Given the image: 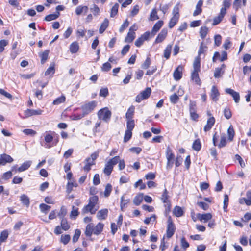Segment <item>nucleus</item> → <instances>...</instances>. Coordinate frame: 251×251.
<instances>
[{
  "label": "nucleus",
  "mask_w": 251,
  "mask_h": 251,
  "mask_svg": "<svg viewBox=\"0 0 251 251\" xmlns=\"http://www.w3.org/2000/svg\"><path fill=\"white\" fill-rule=\"evenodd\" d=\"M98 201L99 197L97 196L90 197L88 204L82 209V214H85L90 212L91 214H95L99 208Z\"/></svg>",
  "instance_id": "obj_1"
},
{
  "label": "nucleus",
  "mask_w": 251,
  "mask_h": 251,
  "mask_svg": "<svg viewBox=\"0 0 251 251\" xmlns=\"http://www.w3.org/2000/svg\"><path fill=\"white\" fill-rule=\"evenodd\" d=\"M104 224L100 222L95 226L93 223H89L86 226L85 234L87 237H91L93 234L98 235L101 233Z\"/></svg>",
  "instance_id": "obj_2"
},
{
  "label": "nucleus",
  "mask_w": 251,
  "mask_h": 251,
  "mask_svg": "<svg viewBox=\"0 0 251 251\" xmlns=\"http://www.w3.org/2000/svg\"><path fill=\"white\" fill-rule=\"evenodd\" d=\"M98 116L100 120L108 122L111 118V112L108 108L106 107L98 111Z\"/></svg>",
  "instance_id": "obj_3"
},
{
  "label": "nucleus",
  "mask_w": 251,
  "mask_h": 251,
  "mask_svg": "<svg viewBox=\"0 0 251 251\" xmlns=\"http://www.w3.org/2000/svg\"><path fill=\"white\" fill-rule=\"evenodd\" d=\"M97 102L93 100L83 104L81 106L82 113L85 116L88 115L95 109L97 106Z\"/></svg>",
  "instance_id": "obj_4"
},
{
  "label": "nucleus",
  "mask_w": 251,
  "mask_h": 251,
  "mask_svg": "<svg viewBox=\"0 0 251 251\" xmlns=\"http://www.w3.org/2000/svg\"><path fill=\"white\" fill-rule=\"evenodd\" d=\"M151 88L147 87L145 90L141 92L140 94L136 96L135 99L136 101L139 103L143 100L148 99L151 95Z\"/></svg>",
  "instance_id": "obj_5"
},
{
  "label": "nucleus",
  "mask_w": 251,
  "mask_h": 251,
  "mask_svg": "<svg viewBox=\"0 0 251 251\" xmlns=\"http://www.w3.org/2000/svg\"><path fill=\"white\" fill-rule=\"evenodd\" d=\"M167 222L168 225L166 231L167 237L168 238H170L174 235L176 228L170 216L169 217Z\"/></svg>",
  "instance_id": "obj_6"
},
{
  "label": "nucleus",
  "mask_w": 251,
  "mask_h": 251,
  "mask_svg": "<svg viewBox=\"0 0 251 251\" xmlns=\"http://www.w3.org/2000/svg\"><path fill=\"white\" fill-rule=\"evenodd\" d=\"M150 32L147 31L141 35V37L138 38L135 42V45L137 47H140L142 45L145 41L148 40L149 39Z\"/></svg>",
  "instance_id": "obj_7"
},
{
  "label": "nucleus",
  "mask_w": 251,
  "mask_h": 251,
  "mask_svg": "<svg viewBox=\"0 0 251 251\" xmlns=\"http://www.w3.org/2000/svg\"><path fill=\"white\" fill-rule=\"evenodd\" d=\"M225 91L227 94L230 95L233 97L236 103H238L239 102L240 95L239 93L230 88L226 89Z\"/></svg>",
  "instance_id": "obj_8"
},
{
  "label": "nucleus",
  "mask_w": 251,
  "mask_h": 251,
  "mask_svg": "<svg viewBox=\"0 0 251 251\" xmlns=\"http://www.w3.org/2000/svg\"><path fill=\"white\" fill-rule=\"evenodd\" d=\"M43 110L38 109L37 110L28 109L24 112V115L25 117H29L33 115H41Z\"/></svg>",
  "instance_id": "obj_9"
},
{
  "label": "nucleus",
  "mask_w": 251,
  "mask_h": 251,
  "mask_svg": "<svg viewBox=\"0 0 251 251\" xmlns=\"http://www.w3.org/2000/svg\"><path fill=\"white\" fill-rule=\"evenodd\" d=\"M13 161V158L5 153L0 155V165H5L7 163H11Z\"/></svg>",
  "instance_id": "obj_10"
},
{
  "label": "nucleus",
  "mask_w": 251,
  "mask_h": 251,
  "mask_svg": "<svg viewBox=\"0 0 251 251\" xmlns=\"http://www.w3.org/2000/svg\"><path fill=\"white\" fill-rule=\"evenodd\" d=\"M226 14V10L225 8H221L220 10V13L219 14V15L217 17H215L213 19V22L212 23V25H216L219 24L221 21L222 20L223 18H224V16Z\"/></svg>",
  "instance_id": "obj_11"
},
{
  "label": "nucleus",
  "mask_w": 251,
  "mask_h": 251,
  "mask_svg": "<svg viewBox=\"0 0 251 251\" xmlns=\"http://www.w3.org/2000/svg\"><path fill=\"white\" fill-rule=\"evenodd\" d=\"M182 70L183 67L179 65L174 71L173 76L176 80L178 81L181 78L182 76Z\"/></svg>",
  "instance_id": "obj_12"
},
{
  "label": "nucleus",
  "mask_w": 251,
  "mask_h": 251,
  "mask_svg": "<svg viewBox=\"0 0 251 251\" xmlns=\"http://www.w3.org/2000/svg\"><path fill=\"white\" fill-rule=\"evenodd\" d=\"M220 93L218 89L215 86H213L211 90L210 97L215 102H217L219 100Z\"/></svg>",
  "instance_id": "obj_13"
},
{
  "label": "nucleus",
  "mask_w": 251,
  "mask_h": 251,
  "mask_svg": "<svg viewBox=\"0 0 251 251\" xmlns=\"http://www.w3.org/2000/svg\"><path fill=\"white\" fill-rule=\"evenodd\" d=\"M169 198V196L168 195V192L166 189H165L161 196V199L163 203H166L165 206H167L169 208H170L171 204L170 201L168 200Z\"/></svg>",
  "instance_id": "obj_14"
},
{
  "label": "nucleus",
  "mask_w": 251,
  "mask_h": 251,
  "mask_svg": "<svg viewBox=\"0 0 251 251\" xmlns=\"http://www.w3.org/2000/svg\"><path fill=\"white\" fill-rule=\"evenodd\" d=\"M198 219L201 222H203L204 223L207 222L208 220H210L212 218V215L208 213L205 214H200L198 213L197 215Z\"/></svg>",
  "instance_id": "obj_15"
},
{
  "label": "nucleus",
  "mask_w": 251,
  "mask_h": 251,
  "mask_svg": "<svg viewBox=\"0 0 251 251\" xmlns=\"http://www.w3.org/2000/svg\"><path fill=\"white\" fill-rule=\"evenodd\" d=\"M167 32L166 29H163L157 36L155 41V43L162 42L166 38Z\"/></svg>",
  "instance_id": "obj_16"
},
{
  "label": "nucleus",
  "mask_w": 251,
  "mask_h": 251,
  "mask_svg": "<svg viewBox=\"0 0 251 251\" xmlns=\"http://www.w3.org/2000/svg\"><path fill=\"white\" fill-rule=\"evenodd\" d=\"M215 120L214 117H210L207 120L206 125L204 127V130L205 132L209 131L214 124H215Z\"/></svg>",
  "instance_id": "obj_17"
},
{
  "label": "nucleus",
  "mask_w": 251,
  "mask_h": 251,
  "mask_svg": "<svg viewBox=\"0 0 251 251\" xmlns=\"http://www.w3.org/2000/svg\"><path fill=\"white\" fill-rule=\"evenodd\" d=\"M107 209H103L99 211L97 214V218L99 220H105L108 216Z\"/></svg>",
  "instance_id": "obj_18"
},
{
  "label": "nucleus",
  "mask_w": 251,
  "mask_h": 251,
  "mask_svg": "<svg viewBox=\"0 0 251 251\" xmlns=\"http://www.w3.org/2000/svg\"><path fill=\"white\" fill-rule=\"evenodd\" d=\"M193 71L200 72L201 70V58L198 56L193 62Z\"/></svg>",
  "instance_id": "obj_19"
},
{
  "label": "nucleus",
  "mask_w": 251,
  "mask_h": 251,
  "mask_svg": "<svg viewBox=\"0 0 251 251\" xmlns=\"http://www.w3.org/2000/svg\"><path fill=\"white\" fill-rule=\"evenodd\" d=\"M32 164L31 161H26L24 162L20 167H19L17 171L19 172H22L27 170Z\"/></svg>",
  "instance_id": "obj_20"
},
{
  "label": "nucleus",
  "mask_w": 251,
  "mask_h": 251,
  "mask_svg": "<svg viewBox=\"0 0 251 251\" xmlns=\"http://www.w3.org/2000/svg\"><path fill=\"white\" fill-rule=\"evenodd\" d=\"M199 72L193 71L191 73V78L192 80H193L195 82L196 84H197L198 85H201V82L199 78L198 74Z\"/></svg>",
  "instance_id": "obj_21"
},
{
  "label": "nucleus",
  "mask_w": 251,
  "mask_h": 251,
  "mask_svg": "<svg viewBox=\"0 0 251 251\" xmlns=\"http://www.w3.org/2000/svg\"><path fill=\"white\" fill-rule=\"evenodd\" d=\"M203 4V1L202 0H199L196 5V10L194 11L193 15L194 16H197L200 14L202 12L201 6Z\"/></svg>",
  "instance_id": "obj_22"
},
{
  "label": "nucleus",
  "mask_w": 251,
  "mask_h": 251,
  "mask_svg": "<svg viewBox=\"0 0 251 251\" xmlns=\"http://www.w3.org/2000/svg\"><path fill=\"white\" fill-rule=\"evenodd\" d=\"M163 25V22L162 21H159L156 23H155L151 31V33L153 36H154L156 33L159 30V29Z\"/></svg>",
  "instance_id": "obj_23"
},
{
  "label": "nucleus",
  "mask_w": 251,
  "mask_h": 251,
  "mask_svg": "<svg viewBox=\"0 0 251 251\" xmlns=\"http://www.w3.org/2000/svg\"><path fill=\"white\" fill-rule=\"evenodd\" d=\"M135 107L133 105H131L127 110V112L126 114V119H133V116L134 114Z\"/></svg>",
  "instance_id": "obj_24"
},
{
  "label": "nucleus",
  "mask_w": 251,
  "mask_h": 251,
  "mask_svg": "<svg viewBox=\"0 0 251 251\" xmlns=\"http://www.w3.org/2000/svg\"><path fill=\"white\" fill-rule=\"evenodd\" d=\"M79 48V46L78 43L77 42L75 41L70 45L69 49L71 53L73 54L76 53L78 51Z\"/></svg>",
  "instance_id": "obj_25"
},
{
  "label": "nucleus",
  "mask_w": 251,
  "mask_h": 251,
  "mask_svg": "<svg viewBox=\"0 0 251 251\" xmlns=\"http://www.w3.org/2000/svg\"><path fill=\"white\" fill-rule=\"evenodd\" d=\"M20 201H21L22 203L25 205L26 207H28L30 204V200L28 197L25 195V194H22L20 197Z\"/></svg>",
  "instance_id": "obj_26"
},
{
  "label": "nucleus",
  "mask_w": 251,
  "mask_h": 251,
  "mask_svg": "<svg viewBox=\"0 0 251 251\" xmlns=\"http://www.w3.org/2000/svg\"><path fill=\"white\" fill-rule=\"evenodd\" d=\"M109 25V21L107 19L105 18L104 21L101 23L99 29V32L102 34L104 32L105 29L107 28Z\"/></svg>",
  "instance_id": "obj_27"
},
{
  "label": "nucleus",
  "mask_w": 251,
  "mask_h": 251,
  "mask_svg": "<svg viewBox=\"0 0 251 251\" xmlns=\"http://www.w3.org/2000/svg\"><path fill=\"white\" fill-rule=\"evenodd\" d=\"M227 144L226 138L225 134H223L221 136L220 142L219 144L217 145L219 148L221 149L223 147H225Z\"/></svg>",
  "instance_id": "obj_28"
},
{
  "label": "nucleus",
  "mask_w": 251,
  "mask_h": 251,
  "mask_svg": "<svg viewBox=\"0 0 251 251\" xmlns=\"http://www.w3.org/2000/svg\"><path fill=\"white\" fill-rule=\"evenodd\" d=\"M143 200V194L140 193L135 197L133 199V203L135 205H139L141 204Z\"/></svg>",
  "instance_id": "obj_29"
},
{
  "label": "nucleus",
  "mask_w": 251,
  "mask_h": 251,
  "mask_svg": "<svg viewBox=\"0 0 251 251\" xmlns=\"http://www.w3.org/2000/svg\"><path fill=\"white\" fill-rule=\"evenodd\" d=\"M228 140L232 141L235 135V131L232 126H230L227 129Z\"/></svg>",
  "instance_id": "obj_30"
},
{
  "label": "nucleus",
  "mask_w": 251,
  "mask_h": 251,
  "mask_svg": "<svg viewBox=\"0 0 251 251\" xmlns=\"http://www.w3.org/2000/svg\"><path fill=\"white\" fill-rule=\"evenodd\" d=\"M173 213L176 216L179 217L183 215L184 212L180 207L176 206L173 210Z\"/></svg>",
  "instance_id": "obj_31"
},
{
  "label": "nucleus",
  "mask_w": 251,
  "mask_h": 251,
  "mask_svg": "<svg viewBox=\"0 0 251 251\" xmlns=\"http://www.w3.org/2000/svg\"><path fill=\"white\" fill-rule=\"evenodd\" d=\"M60 15L59 12H56L55 14H49L46 16L44 20L46 21H51L58 18Z\"/></svg>",
  "instance_id": "obj_32"
},
{
  "label": "nucleus",
  "mask_w": 251,
  "mask_h": 251,
  "mask_svg": "<svg viewBox=\"0 0 251 251\" xmlns=\"http://www.w3.org/2000/svg\"><path fill=\"white\" fill-rule=\"evenodd\" d=\"M49 53V50H45L43 53L40 54V56L41 57V63L43 64L45 63V62L47 60L48 58V55Z\"/></svg>",
  "instance_id": "obj_33"
},
{
  "label": "nucleus",
  "mask_w": 251,
  "mask_h": 251,
  "mask_svg": "<svg viewBox=\"0 0 251 251\" xmlns=\"http://www.w3.org/2000/svg\"><path fill=\"white\" fill-rule=\"evenodd\" d=\"M179 18V17H176V16H173V17L171 18V19H170V20L169 21V25H168L169 27L170 28H172L176 25V24L177 23Z\"/></svg>",
  "instance_id": "obj_34"
},
{
  "label": "nucleus",
  "mask_w": 251,
  "mask_h": 251,
  "mask_svg": "<svg viewBox=\"0 0 251 251\" xmlns=\"http://www.w3.org/2000/svg\"><path fill=\"white\" fill-rule=\"evenodd\" d=\"M85 163V166L83 167V169L85 171L89 172L91 170V167L95 165V163L91 162V161L88 160V159H86L84 161Z\"/></svg>",
  "instance_id": "obj_35"
},
{
  "label": "nucleus",
  "mask_w": 251,
  "mask_h": 251,
  "mask_svg": "<svg viewBox=\"0 0 251 251\" xmlns=\"http://www.w3.org/2000/svg\"><path fill=\"white\" fill-rule=\"evenodd\" d=\"M135 37V32L132 31H129V32L127 33V35L125 39V42H128L130 43L133 41Z\"/></svg>",
  "instance_id": "obj_36"
},
{
  "label": "nucleus",
  "mask_w": 251,
  "mask_h": 251,
  "mask_svg": "<svg viewBox=\"0 0 251 251\" xmlns=\"http://www.w3.org/2000/svg\"><path fill=\"white\" fill-rule=\"evenodd\" d=\"M172 48V45H170V44L168 45L164 51V57L166 59H169L170 56Z\"/></svg>",
  "instance_id": "obj_37"
},
{
  "label": "nucleus",
  "mask_w": 251,
  "mask_h": 251,
  "mask_svg": "<svg viewBox=\"0 0 251 251\" xmlns=\"http://www.w3.org/2000/svg\"><path fill=\"white\" fill-rule=\"evenodd\" d=\"M113 169V167L111 166V165H110L107 162L105 165L103 172L106 175L109 176L111 174Z\"/></svg>",
  "instance_id": "obj_38"
},
{
  "label": "nucleus",
  "mask_w": 251,
  "mask_h": 251,
  "mask_svg": "<svg viewBox=\"0 0 251 251\" xmlns=\"http://www.w3.org/2000/svg\"><path fill=\"white\" fill-rule=\"evenodd\" d=\"M208 29L206 26L201 27L200 31V34L201 37L202 39H204L206 37L208 32Z\"/></svg>",
  "instance_id": "obj_39"
},
{
  "label": "nucleus",
  "mask_w": 251,
  "mask_h": 251,
  "mask_svg": "<svg viewBox=\"0 0 251 251\" xmlns=\"http://www.w3.org/2000/svg\"><path fill=\"white\" fill-rule=\"evenodd\" d=\"M126 130L132 131L133 129L135 126L134 121L133 119H126Z\"/></svg>",
  "instance_id": "obj_40"
},
{
  "label": "nucleus",
  "mask_w": 251,
  "mask_h": 251,
  "mask_svg": "<svg viewBox=\"0 0 251 251\" xmlns=\"http://www.w3.org/2000/svg\"><path fill=\"white\" fill-rule=\"evenodd\" d=\"M224 70H221V69H220L219 67H217L215 70L214 76L216 78H220L222 77V75L224 74Z\"/></svg>",
  "instance_id": "obj_41"
},
{
  "label": "nucleus",
  "mask_w": 251,
  "mask_h": 251,
  "mask_svg": "<svg viewBox=\"0 0 251 251\" xmlns=\"http://www.w3.org/2000/svg\"><path fill=\"white\" fill-rule=\"evenodd\" d=\"M52 140L53 137L51 134L48 133L45 136V141L46 142V148H49L51 147V146L49 144L50 143Z\"/></svg>",
  "instance_id": "obj_42"
},
{
  "label": "nucleus",
  "mask_w": 251,
  "mask_h": 251,
  "mask_svg": "<svg viewBox=\"0 0 251 251\" xmlns=\"http://www.w3.org/2000/svg\"><path fill=\"white\" fill-rule=\"evenodd\" d=\"M61 227L62 229L65 231H66L70 228V225H69L67 219H62L61 220Z\"/></svg>",
  "instance_id": "obj_43"
},
{
  "label": "nucleus",
  "mask_w": 251,
  "mask_h": 251,
  "mask_svg": "<svg viewBox=\"0 0 251 251\" xmlns=\"http://www.w3.org/2000/svg\"><path fill=\"white\" fill-rule=\"evenodd\" d=\"M90 10L95 16L99 15L100 12V8L96 4H93L92 7H90Z\"/></svg>",
  "instance_id": "obj_44"
},
{
  "label": "nucleus",
  "mask_w": 251,
  "mask_h": 251,
  "mask_svg": "<svg viewBox=\"0 0 251 251\" xmlns=\"http://www.w3.org/2000/svg\"><path fill=\"white\" fill-rule=\"evenodd\" d=\"M119 4L115 3L111 9L110 17H114L117 15L118 11Z\"/></svg>",
  "instance_id": "obj_45"
},
{
  "label": "nucleus",
  "mask_w": 251,
  "mask_h": 251,
  "mask_svg": "<svg viewBox=\"0 0 251 251\" xmlns=\"http://www.w3.org/2000/svg\"><path fill=\"white\" fill-rule=\"evenodd\" d=\"M192 148L196 151H199L201 149V143L199 139L196 140L193 144Z\"/></svg>",
  "instance_id": "obj_46"
},
{
  "label": "nucleus",
  "mask_w": 251,
  "mask_h": 251,
  "mask_svg": "<svg viewBox=\"0 0 251 251\" xmlns=\"http://www.w3.org/2000/svg\"><path fill=\"white\" fill-rule=\"evenodd\" d=\"M159 18L157 14V10L155 8L152 10L150 17V20L151 21H154L158 19Z\"/></svg>",
  "instance_id": "obj_47"
},
{
  "label": "nucleus",
  "mask_w": 251,
  "mask_h": 251,
  "mask_svg": "<svg viewBox=\"0 0 251 251\" xmlns=\"http://www.w3.org/2000/svg\"><path fill=\"white\" fill-rule=\"evenodd\" d=\"M166 157L167 160H174L175 158V155L172 152V150L169 147H168L166 150Z\"/></svg>",
  "instance_id": "obj_48"
},
{
  "label": "nucleus",
  "mask_w": 251,
  "mask_h": 251,
  "mask_svg": "<svg viewBox=\"0 0 251 251\" xmlns=\"http://www.w3.org/2000/svg\"><path fill=\"white\" fill-rule=\"evenodd\" d=\"M120 157L119 156H116L110 159L107 163H108L110 165L111 164V166L113 167L114 165L117 164L118 162L120 161Z\"/></svg>",
  "instance_id": "obj_49"
},
{
  "label": "nucleus",
  "mask_w": 251,
  "mask_h": 251,
  "mask_svg": "<svg viewBox=\"0 0 251 251\" xmlns=\"http://www.w3.org/2000/svg\"><path fill=\"white\" fill-rule=\"evenodd\" d=\"M66 98L64 96L62 95L60 97L57 98L53 101L54 105H58L60 103L64 102L65 101Z\"/></svg>",
  "instance_id": "obj_50"
},
{
  "label": "nucleus",
  "mask_w": 251,
  "mask_h": 251,
  "mask_svg": "<svg viewBox=\"0 0 251 251\" xmlns=\"http://www.w3.org/2000/svg\"><path fill=\"white\" fill-rule=\"evenodd\" d=\"M224 115L227 119H229L232 117V113L228 107H226L224 110Z\"/></svg>",
  "instance_id": "obj_51"
},
{
  "label": "nucleus",
  "mask_w": 251,
  "mask_h": 251,
  "mask_svg": "<svg viewBox=\"0 0 251 251\" xmlns=\"http://www.w3.org/2000/svg\"><path fill=\"white\" fill-rule=\"evenodd\" d=\"M229 201L228 196L227 194L224 195L223 209L225 212L227 211Z\"/></svg>",
  "instance_id": "obj_52"
},
{
  "label": "nucleus",
  "mask_w": 251,
  "mask_h": 251,
  "mask_svg": "<svg viewBox=\"0 0 251 251\" xmlns=\"http://www.w3.org/2000/svg\"><path fill=\"white\" fill-rule=\"evenodd\" d=\"M132 136V131L126 130V131L124 138V142H127L128 141Z\"/></svg>",
  "instance_id": "obj_53"
},
{
  "label": "nucleus",
  "mask_w": 251,
  "mask_h": 251,
  "mask_svg": "<svg viewBox=\"0 0 251 251\" xmlns=\"http://www.w3.org/2000/svg\"><path fill=\"white\" fill-rule=\"evenodd\" d=\"M80 234H81V231L78 229H76L75 231V234L73 237V239H72L73 242L74 243L77 242L80 236Z\"/></svg>",
  "instance_id": "obj_54"
},
{
  "label": "nucleus",
  "mask_w": 251,
  "mask_h": 251,
  "mask_svg": "<svg viewBox=\"0 0 251 251\" xmlns=\"http://www.w3.org/2000/svg\"><path fill=\"white\" fill-rule=\"evenodd\" d=\"M179 3L176 4L174 7L172 14L174 16H176V17H179Z\"/></svg>",
  "instance_id": "obj_55"
},
{
  "label": "nucleus",
  "mask_w": 251,
  "mask_h": 251,
  "mask_svg": "<svg viewBox=\"0 0 251 251\" xmlns=\"http://www.w3.org/2000/svg\"><path fill=\"white\" fill-rule=\"evenodd\" d=\"M111 191H112L111 185H110V184H107L105 186L104 193L105 197H108L110 195V194L111 192Z\"/></svg>",
  "instance_id": "obj_56"
},
{
  "label": "nucleus",
  "mask_w": 251,
  "mask_h": 251,
  "mask_svg": "<svg viewBox=\"0 0 251 251\" xmlns=\"http://www.w3.org/2000/svg\"><path fill=\"white\" fill-rule=\"evenodd\" d=\"M39 207L41 211L45 213H46L51 208L50 206L44 203L40 204Z\"/></svg>",
  "instance_id": "obj_57"
},
{
  "label": "nucleus",
  "mask_w": 251,
  "mask_h": 251,
  "mask_svg": "<svg viewBox=\"0 0 251 251\" xmlns=\"http://www.w3.org/2000/svg\"><path fill=\"white\" fill-rule=\"evenodd\" d=\"M67 214V209L65 208L64 206H62L60 208V211L58 214V217L60 219H64V217Z\"/></svg>",
  "instance_id": "obj_58"
},
{
  "label": "nucleus",
  "mask_w": 251,
  "mask_h": 251,
  "mask_svg": "<svg viewBox=\"0 0 251 251\" xmlns=\"http://www.w3.org/2000/svg\"><path fill=\"white\" fill-rule=\"evenodd\" d=\"M151 61L150 57H147L145 62L142 64L141 67L143 69H148L151 65Z\"/></svg>",
  "instance_id": "obj_59"
},
{
  "label": "nucleus",
  "mask_w": 251,
  "mask_h": 251,
  "mask_svg": "<svg viewBox=\"0 0 251 251\" xmlns=\"http://www.w3.org/2000/svg\"><path fill=\"white\" fill-rule=\"evenodd\" d=\"M55 73V69L54 65L52 66H50V67L45 71V75L47 76L49 75L50 74H51L52 75Z\"/></svg>",
  "instance_id": "obj_60"
},
{
  "label": "nucleus",
  "mask_w": 251,
  "mask_h": 251,
  "mask_svg": "<svg viewBox=\"0 0 251 251\" xmlns=\"http://www.w3.org/2000/svg\"><path fill=\"white\" fill-rule=\"evenodd\" d=\"M179 100L178 96L176 95V93H174L173 95H171L170 97V101L174 104H176L177 102Z\"/></svg>",
  "instance_id": "obj_61"
},
{
  "label": "nucleus",
  "mask_w": 251,
  "mask_h": 251,
  "mask_svg": "<svg viewBox=\"0 0 251 251\" xmlns=\"http://www.w3.org/2000/svg\"><path fill=\"white\" fill-rule=\"evenodd\" d=\"M70 240V236L69 235H64L61 236V241L65 245L68 244Z\"/></svg>",
  "instance_id": "obj_62"
},
{
  "label": "nucleus",
  "mask_w": 251,
  "mask_h": 251,
  "mask_svg": "<svg viewBox=\"0 0 251 251\" xmlns=\"http://www.w3.org/2000/svg\"><path fill=\"white\" fill-rule=\"evenodd\" d=\"M79 215V212L78 211V208H76L75 206H72V210L70 213V217H76Z\"/></svg>",
  "instance_id": "obj_63"
},
{
  "label": "nucleus",
  "mask_w": 251,
  "mask_h": 251,
  "mask_svg": "<svg viewBox=\"0 0 251 251\" xmlns=\"http://www.w3.org/2000/svg\"><path fill=\"white\" fill-rule=\"evenodd\" d=\"M108 90L107 88H102L100 90V96L101 97H106L108 96Z\"/></svg>",
  "instance_id": "obj_64"
}]
</instances>
